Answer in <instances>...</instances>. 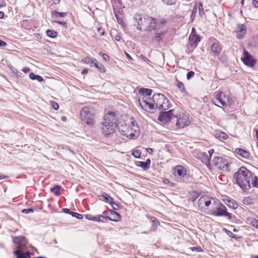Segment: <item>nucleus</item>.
<instances>
[{"label":"nucleus","instance_id":"nucleus-27","mask_svg":"<svg viewBox=\"0 0 258 258\" xmlns=\"http://www.w3.org/2000/svg\"><path fill=\"white\" fill-rule=\"evenodd\" d=\"M176 85L177 87V88L180 90L181 92L187 94L183 84L179 81L177 79H176Z\"/></svg>","mask_w":258,"mask_h":258},{"label":"nucleus","instance_id":"nucleus-61","mask_svg":"<svg viewBox=\"0 0 258 258\" xmlns=\"http://www.w3.org/2000/svg\"><path fill=\"white\" fill-rule=\"evenodd\" d=\"M126 56L129 58V59H132V57H131V56L127 53H126Z\"/></svg>","mask_w":258,"mask_h":258},{"label":"nucleus","instance_id":"nucleus-21","mask_svg":"<svg viewBox=\"0 0 258 258\" xmlns=\"http://www.w3.org/2000/svg\"><path fill=\"white\" fill-rule=\"evenodd\" d=\"M139 91L143 95L142 98V101H143L144 99L147 100L148 99L147 97L151 95L152 90L150 89L141 88L139 90Z\"/></svg>","mask_w":258,"mask_h":258},{"label":"nucleus","instance_id":"nucleus-13","mask_svg":"<svg viewBox=\"0 0 258 258\" xmlns=\"http://www.w3.org/2000/svg\"><path fill=\"white\" fill-rule=\"evenodd\" d=\"M215 207H213L211 212L213 214L216 216H226L229 218L231 217L230 214L227 212V209L225 206L216 204Z\"/></svg>","mask_w":258,"mask_h":258},{"label":"nucleus","instance_id":"nucleus-6","mask_svg":"<svg viewBox=\"0 0 258 258\" xmlns=\"http://www.w3.org/2000/svg\"><path fill=\"white\" fill-rule=\"evenodd\" d=\"M13 242L17 245L18 250L14 251L17 258H30V253L29 252H22V250L25 247L27 242L23 236L15 237Z\"/></svg>","mask_w":258,"mask_h":258},{"label":"nucleus","instance_id":"nucleus-4","mask_svg":"<svg viewBox=\"0 0 258 258\" xmlns=\"http://www.w3.org/2000/svg\"><path fill=\"white\" fill-rule=\"evenodd\" d=\"M116 114L114 112L108 111L105 115L102 126V132L105 135H109L115 132L118 126L116 123Z\"/></svg>","mask_w":258,"mask_h":258},{"label":"nucleus","instance_id":"nucleus-25","mask_svg":"<svg viewBox=\"0 0 258 258\" xmlns=\"http://www.w3.org/2000/svg\"><path fill=\"white\" fill-rule=\"evenodd\" d=\"M97 221L98 222H107V220H109L110 221H116V220H113L109 217H105L101 215H97Z\"/></svg>","mask_w":258,"mask_h":258},{"label":"nucleus","instance_id":"nucleus-33","mask_svg":"<svg viewBox=\"0 0 258 258\" xmlns=\"http://www.w3.org/2000/svg\"><path fill=\"white\" fill-rule=\"evenodd\" d=\"M86 218L89 220H91L93 221H97V215L95 216H93L91 215L87 214L86 215Z\"/></svg>","mask_w":258,"mask_h":258},{"label":"nucleus","instance_id":"nucleus-63","mask_svg":"<svg viewBox=\"0 0 258 258\" xmlns=\"http://www.w3.org/2000/svg\"><path fill=\"white\" fill-rule=\"evenodd\" d=\"M202 7H203V6H202V5H200V7H199V10H200V11H201V9H202Z\"/></svg>","mask_w":258,"mask_h":258},{"label":"nucleus","instance_id":"nucleus-23","mask_svg":"<svg viewBox=\"0 0 258 258\" xmlns=\"http://www.w3.org/2000/svg\"><path fill=\"white\" fill-rule=\"evenodd\" d=\"M102 197L104 198V201H105L106 202L109 203L112 206H113V204H115L117 207H118L117 205L115 204L114 200L106 193L103 192L102 194Z\"/></svg>","mask_w":258,"mask_h":258},{"label":"nucleus","instance_id":"nucleus-30","mask_svg":"<svg viewBox=\"0 0 258 258\" xmlns=\"http://www.w3.org/2000/svg\"><path fill=\"white\" fill-rule=\"evenodd\" d=\"M61 187L60 185H55L51 188V191L54 193L56 196L60 195V189Z\"/></svg>","mask_w":258,"mask_h":258},{"label":"nucleus","instance_id":"nucleus-35","mask_svg":"<svg viewBox=\"0 0 258 258\" xmlns=\"http://www.w3.org/2000/svg\"><path fill=\"white\" fill-rule=\"evenodd\" d=\"M71 215L73 217L77 218V219H82L83 218V216L82 215L78 213L74 212H72V213H71Z\"/></svg>","mask_w":258,"mask_h":258},{"label":"nucleus","instance_id":"nucleus-49","mask_svg":"<svg viewBox=\"0 0 258 258\" xmlns=\"http://www.w3.org/2000/svg\"><path fill=\"white\" fill-rule=\"evenodd\" d=\"M30 71V69L28 67H25L22 69V71L25 73H27Z\"/></svg>","mask_w":258,"mask_h":258},{"label":"nucleus","instance_id":"nucleus-14","mask_svg":"<svg viewBox=\"0 0 258 258\" xmlns=\"http://www.w3.org/2000/svg\"><path fill=\"white\" fill-rule=\"evenodd\" d=\"M243 62L247 66L253 67L256 63L255 59L246 50L243 52V56L241 57Z\"/></svg>","mask_w":258,"mask_h":258},{"label":"nucleus","instance_id":"nucleus-7","mask_svg":"<svg viewBox=\"0 0 258 258\" xmlns=\"http://www.w3.org/2000/svg\"><path fill=\"white\" fill-rule=\"evenodd\" d=\"M95 112L92 107H85L80 112L81 119L86 124L90 125L95 122Z\"/></svg>","mask_w":258,"mask_h":258},{"label":"nucleus","instance_id":"nucleus-38","mask_svg":"<svg viewBox=\"0 0 258 258\" xmlns=\"http://www.w3.org/2000/svg\"><path fill=\"white\" fill-rule=\"evenodd\" d=\"M251 225L258 229V220L256 219H252L250 221Z\"/></svg>","mask_w":258,"mask_h":258},{"label":"nucleus","instance_id":"nucleus-43","mask_svg":"<svg viewBox=\"0 0 258 258\" xmlns=\"http://www.w3.org/2000/svg\"><path fill=\"white\" fill-rule=\"evenodd\" d=\"M51 106L55 110H57L59 108L58 104L54 102H51Z\"/></svg>","mask_w":258,"mask_h":258},{"label":"nucleus","instance_id":"nucleus-52","mask_svg":"<svg viewBox=\"0 0 258 258\" xmlns=\"http://www.w3.org/2000/svg\"><path fill=\"white\" fill-rule=\"evenodd\" d=\"M63 211L64 213L70 214V215H71V213H72V211H70V210L67 208L63 209Z\"/></svg>","mask_w":258,"mask_h":258},{"label":"nucleus","instance_id":"nucleus-48","mask_svg":"<svg viewBox=\"0 0 258 258\" xmlns=\"http://www.w3.org/2000/svg\"><path fill=\"white\" fill-rule=\"evenodd\" d=\"M54 23L62 25L64 26H66L67 25V23L64 22H61L59 21H54Z\"/></svg>","mask_w":258,"mask_h":258},{"label":"nucleus","instance_id":"nucleus-42","mask_svg":"<svg viewBox=\"0 0 258 258\" xmlns=\"http://www.w3.org/2000/svg\"><path fill=\"white\" fill-rule=\"evenodd\" d=\"M22 212L24 214H28L30 213L34 212V210L33 209H23L22 210Z\"/></svg>","mask_w":258,"mask_h":258},{"label":"nucleus","instance_id":"nucleus-5","mask_svg":"<svg viewBox=\"0 0 258 258\" xmlns=\"http://www.w3.org/2000/svg\"><path fill=\"white\" fill-rule=\"evenodd\" d=\"M214 99L212 102L218 107H230L233 104L232 98L225 92L216 91L214 93Z\"/></svg>","mask_w":258,"mask_h":258},{"label":"nucleus","instance_id":"nucleus-51","mask_svg":"<svg viewBox=\"0 0 258 258\" xmlns=\"http://www.w3.org/2000/svg\"><path fill=\"white\" fill-rule=\"evenodd\" d=\"M6 45V42L0 39V46H5Z\"/></svg>","mask_w":258,"mask_h":258},{"label":"nucleus","instance_id":"nucleus-34","mask_svg":"<svg viewBox=\"0 0 258 258\" xmlns=\"http://www.w3.org/2000/svg\"><path fill=\"white\" fill-rule=\"evenodd\" d=\"M177 0H162V1L167 5H173L175 4Z\"/></svg>","mask_w":258,"mask_h":258},{"label":"nucleus","instance_id":"nucleus-50","mask_svg":"<svg viewBox=\"0 0 258 258\" xmlns=\"http://www.w3.org/2000/svg\"><path fill=\"white\" fill-rule=\"evenodd\" d=\"M252 4L256 8H258V0H252Z\"/></svg>","mask_w":258,"mask_h":258},{"label":"nucleus","instance_id":"nucleus-19","mask_svg":"<svg viewBox=\"0 0 258 258\" xmlns=\"http://www.w3.org/2000/svg\"><path fill=\"white\" fill-rule=\"evenodd\" d=\"M246 32V27L243 24L237 26V37L238 39H242Z\"/></svg>","mask_w":258,"mask_h":258},{"label":"nucleus","instance_id":"nucleus-32","mask_svg":"<svg viewBox=\"0 0 258 258\" xmlns=\"http://www.w3.org/2000/svg\"><path fill=\"white\" fill-rule=\"evenodd\" d=\"M136 165L138 166L141 167H142V168H143L144 169H145V170L147 169H149V167H147V165L146 164V163H145V162L138 161L136 163Z\"/></svg>","mask_w":258,"mask_h":258},{"label":"nucleus","instance_id":"nucleus-17","mask_svg":"<svg viewBox=\"0 0 258 258\" xmlns=\"http://www.w3.org/2000/svg\"><path fill=\"white\" fill-rule=\"evenodd\" d=\"M173 174L177 178H184L186 175V170L182 166H176L174 169Z\"/></svg>","mask_w":258,"mask_h":258},{"label":"nucleus","instance_id":"nucleus-22","mask_svg":"<svg viewBox=\"0 0 258 258\" xmlns=\"http://www.w3.org/2000/svg\"><path fill=\"white\" fill-rule=\"evenodd\" d=\"M211 50L216 54H219L221 50L219 43L215 42L211 46Z\"/></svg>","mask_w":258,"mask_h":258},{"label":"nucleus","instance_id":"nucleus-62","mask_svg":"<svg viewBox=\"0 0 258 258\" xmlns=\"http://www.w3.org/2000/svg\"><path fill=\"white\" fill-rule=\"evenodd\" d=\"M256 138H257V139L258 140V130L256 131Z\"/></svg>","mask_w":258,"mask_h":258},{"label":"nucleus","instance_id":"nucleus-1","mask_svg":"<svg viewBox=\"0 0 258 258\" xmlns=\"http://www.w3.org/2000/svg\"><path fill=\"white\" fill-rule=\"evenodd\" d=\"M236 183L243 190H247L251 186L258 188V178L244 167H240L234 173Z\"/></svg>","mask_w":258,"mask_h":258},{"label":"nucleus","instance_id":"nucleus-64","mask_svg":"<svg viewBox=\"0 0 258 258\" xmlns=\"http://www.w3.org/2000/svg\"><path fill=\"white\" fill-rule=\"evenodd\" d=\"M34 258H46L45 257H43V256H39V257H34Z\"/></svg>","mask_w":258,"mask_h":258},{"label":"nucleus","instance_id":"nucleus-37","mask_svg":"<svg viewBox=\"0 0 258 258\" xmlns=\"http://www.w3.org/2000/svg\"><path fill=\"white\" fill-rule=\"evenodd\" d=\"M132 155L136 158H140L141 155V152L139 150H135L133 152Z\"/></svg>","mask_w":258,"mask_h":258},{"label":"nucleus","instance_id":"nucleus-47","mask_svg":"<svg viewBox=\"0 0 258 258\" xmlns=\"http://www.w3.org/2000/svg\"><path fill=\"white\" fill-rule=\"evenodd\" d=\"M160 33H157L156 34V36L155 37V39L156 41H158L160 40Z\"/></svg>","mask_w":258,"mask_h":258},{"label":"nucleus","instance_id":"nucleus-44","mask_svg":"<svg viewBox=\"0 0 258 258\" xmlns=\"http://www.w3.org/2000/svg\"><path fill=\"white\" fill-rule=\"evenodd\" d=\"M102 57H103V59L105 61H107L109 59V56L107 54H105V53L102 54Z\"/></svg>","mask_w":258,"mask_h":258},{"label":"nucleus","instance_id":"nucleus-2","mask_svg":"<svg viewBox=\"0 0 258 258\" xmlns=\"http://www.w3.org/2000/svg\"><path fill=\"white\" fill-rule=\"evenodd\" d=\"M139 101L142 108L146 111L157 108L166 110L169 108V100L161 94H154L152 98L144 99L143 101L139 99Z\"/></svg>","mask_w":258,"mask_h":258},{"label":"nucleus","instance_id":"nucleus-59","mask_svg":"<svg viewBox=\"0 0 258 258\" xmlns=\"http://www.w3.org/2000/svg\"><path fill=\"white\" fill-rule=\"evenodd\" d=\"M148 152L149 153H151V152H153V150H152V149H151V148H148Z\"/></svg>","mask_w":258,"mask_h":258},{"label":"nucleus","instance_id":"nucleus-24","mask_svg":"<svg viewBox=\"0 0 258 258\" xmlns=\"http://www.w3.org/2000/svg\"><path fill=\"white\" fill-rule=\"evenodd\" d=\"M96 59L90 57H86L82 59V61L85 63L89 64L90 67H93Z\"/></svg>","mask_w":258,"mask_h":258},{"label":"nucleus","instance_id":"nucleus-29","mask_svg":"<svg viewBox=\"0 0 258 258\" xmlns=\"http://www.w3.org/2000/svg\"><path fill=\"white\" fill-rule=\"evenodd\" d=\"M216 137L220 140H225L228 138L227 135L223 132H217Z\"/></svg>","mask_w":258,"mask_h":258},{"label":"nucleus","instance_id":"nucleus-26","mask_svg":"<svg viewBox=\"0 0 258 258\" xmlns=\"http://www.w3.org/2000/svg\"><path fill=\"white\" fill-rule=\"evenodd\" d=\"M93 67H95L101 73H104L106 71V69L103 65L97 61L96 59L95 62H94L93 64Z\"/></svg>","mask_w":258,"mask_h":258},{"label":"nucleus","instance_id":"nucleus-20","mask_svg":"<svg viewBox=\"0 0 258 258\" xmlns=\"http://www.w3.org/2000/svg\"><path fill=\"white\" fill-rule=\"evenodd\" d=\"M235 152L242 157L248 159L249 157V153L247 151L242 149L237 148L235 149Z\"/></svg>","mask_w":258,"mask_h":258},{"label":"nucleus","instance_id":"nucleus-11","mask_svg":"<svg viewBox=\"0 0 258 258\" xmlns=\"http://www.w3.org/2000/svg\"><path fill=\"white\" fill-rule=\"evenodd\" d=\"M150 19L148 30H159L166 23L165 20L162 18L155 19L150 17Z\"/></svg>","mask_w":258,"mask_h":258},{"label":"nucleus","instance_id":"nucleus-31","mask_svg":"<svg viewBox=\"0 0 258 258\" xmlns=\"http://www.w3.org/2000/svg\"><path fill=\"white\" fill-rule=\"evenodd\" d=\"M47 35L52 38H54L57 37V33L53 30H48L46 31Z\"/></svg>","mask_w":258,"mask_h":258},{"label":"nucleus","instance_id":"nucleus-56","mask_svg":"<svg viewBox=\"0 0 258 258\" xmlns=\"http://www.w3.org/2000/svg\"><path fill=\"white\" fill-rule=\"evenodd\" d=\"M115 40H116V41H119V40H120V36H118V35L116 36H115Z\"/></svg>","mask_w":258,"mask_h":258},{"label":"nucleus","instance_id":"nucleus-54","mask_svg":"<svg viewBox=\"0 0 258 258\" xmlns=\"http://www.w3.org/2000/svg\"><path fill=\"white\" fill-rule=\"evenodd\" d=\"M145 163H146V164H147V167H149V168L150 167V163H151V161L150 159H147L146 162H145Z\"/></svg>","mask_w":258,"mask_h":258},{"label":"nucleus","instance_id":"nucleus-55","mask_svg":"<svg viewBox=\"0 0 258 258\" xmlns=\"http://www.w3.org/2000/svg\"><path fill=\"white\" fill-rule=\"evenodd\" d=\"M87 73H88V70L87 69H84L82 72V74H84V75H85Z\"/></svg>","mask_w":258,"mask_h":258},{"label":"nucleus","instance_id":"nucleus-18","mask_svg":"<svg viewBox=\"0 0 258 258\" xmlns=\"http://www.w3.org/2000/svg\"><path fill=\"white\" fill-rule=\"evenodd\" d=\"M214 153L213 149H210L208 153L204 152L201 156V161L207 165L210 164V158Z\"/></svg>","mask_w":258,"mask_h":258},{"label":"nucleus","instance_id":"nucleus-46","mask_svg":"<svg viewBox=\"0 0 258 258\" xmlns=\"http://www.w3.org/2000/svg\"><path fill=\"white\" fill-rule=\"evenodd\" d=\"M141 58L143 60H144V61H146V62H150L149 60L146 58L144 55H143V54L141 55L140 56Z\"/></svg>","mask_w":258,"mask_h":258},{"label":"nucleus","instance_id":"nucleus-12","mask_svg":"<svg viewBox=\"0 0 258 258\" xmlns=\"http://www.w3.org/2000/svg\"><path fill=\"white\" fill-rule=\"evenodd\" d=\"M213 165L223 171L228 170V162L227 160L223 157H216L213 161Z\"/></svg>","mask_w":258,"mask_h":258},{"label":"nucleus","instance_id":"nucleus-58","mask_svg":"<svg viewBox=\"0 0 258 258\" xmlns=\"http://www.w3.org/2000/svg\"><path fill=\"white\" fill-rule=\"evenodd\" d=\"M247 202H248V199H246V198H245V199H243V203L244 204H246V203H247Z\"/></svg>","mask_w":258,"mask_h":258},{"label":"nucleus","instance_id":"nucleus-16","mask_svg":"<svg viewBox=\"0 0 258 258\" xmlns=\"http://www.w3.org/2000/svg\"><path fill=\"white\" fill-rule=\"evenodd\" d=\"M200 40V37L196 34L195 29L192 28L189 36V41L190 45L192 46L196 47Z\"/></svg>","mask_w":258,"mask_h":258},{"label":"nucleus","instance_id":"nucleus-10","mask_svg":"<svg viewBox=\"0 0 258 258\" xmlns=\"http://www.w3.org/2000/svg\"><path fill=\"white\" fill-rule=\"evenodd\" d=\"M177 118L176 126L178 128H183L188 125L190 122L188 115L184 113H180L178 116H175Z\"/></svg>","mask_w":258,"mask_h":258},{"label":"nucleus","instance_id":"nucleus-39","mask_svg":"<svg viewBox=\"0 0 258 258\" xmlns=\"http://www.w3.org/2000/svg\"><path fill=\"white\" fill-rule=\"evenodd\" d=\"M195 75V73L193 71H190L187 73L186 75V78L187 80H189L192 78Z\"/></svg>","mask_w":258,"mask_h":258},{"label":"nucleus","instance_id":"nucleus-45","mask_svg":"<svg viewBox=\"0 0 258 258\" xmlns=\"http://www.w3.org/2000/svg\"><path fill=\"white\" fill-rule=\"evenodd\" d=\"M151 220L152 221V222L155 224V225H157V224H159V222L157 220V219L156 218H155V217H152L151 218Z\"/></svg>","mask_w":258,"mask_h":258},{"label":"nucleus","instance_id":"nucleus-36","mask_svg":"<svg viewBox=\"0 0 258 258\" xmlns=\"http://www.w3.org/2000/svg\"><path fill=\"white\" fill-rule=\"evenodd\" d=\"M111 214L115 215V216L114 217V218L116 219H115L116 220V221H117L121 219V216L118 213H117L114 211H111Z\"/></svg>","mask_w":258,"mask_h":258},{"label":"nucleus","instance_id":"nucleus-53","mask_svg":"<svg viewBox=\"0 0 258 258\" xmlns=\"http://www.w3.org/2000/svg\"><path fill=\"white\" fill-rule=\"evenodd\" d=\"M8 177V176L7 175H5L4 174H0V179H7Z\"/></svg>","mask_w":258,"mask_h":258},{"label":"nucleus","instance_id":"nucleus-15","mask_svg":"<svg viewBox=\"0 0 258 258\" xmlns=\"http://www.w3.org/2000/svg\"><path fill=\"white\" fill-rule=\"evenodd\" d=\"M173 110H170L168 111H164L161 112L158 116V119L163 122L164 123H167L172 118H175L173 114Z\"/></svg>","mask_w":258,"mask_h":258},{"label":"nucleus","instance_id":"nucleus-60","mask_svg":"<svg viewBox=\"0 0 258 258\" xmlns=\"http://www.w3.org/2000/svg\"><path fill=\"white\" fill-rule=\"evenodd\" d=\"M61 119H62V120H63V121H66V120H67V118H66V117H65V116H62V117H61Z\"/></svg>","mask_w":258,"mask_h":258},{"label":"nucleus","instance_id":"nucleus-8","mask_svg":"<svg viewBox=\"0 0 258 258\" xmlns=\"http://www.w3.org/2000/svg\"><path fill=\"white\" fill-rule=\"evenodd\" d=\"M134 19L137 23V29L139 30H146L149 28V24L151 20L150 16H143L140 14H136Z\"/></svg>","mask_w":258,"mask_h":258},{"label":"nucleus","instance_id":"nucleus-3","mask_svg":"<svg viewBox=\"0 0 258 258\" xmlns=\"http://www.w3.org/2000/svg\"><path fill=\"white\" fill-rule=\"evenodd\" d=\"M121 135L130 139L137 138L139 135V127L135 120H130L127 122H120L117 126Z\"/></svg>","mask_w":258,"mask_h":258},{"label":"nucleus","instance_id":"nucleus-41","mask_svg":"<svg viewBox=\"0 0 258 258\" xmlns=\"http://www.w3.org/2000/svg\"><path fill=\"white\" fill-rule=\"evenodd\" d=\"M224 230H225V232L227 234V235L228 236H229L230 237H232V238L235 237V234H234L232 232H231L230 231H229L226 229H224Z\"/></svg>","mask_w":258,"mask_h":258},{"label":"nucleus","instance_id":"nucleus-40","mask_svg":"<svg viewBox=\"0 0 258 258\" xmlns=\"http://www.w3.org/2000/svg\"><path fill=\"white\" fill-rule=\"evenodd\" d=\"M66 15V13H61L56 12L55 13V16L56 17H63Z\"/></svg>","mask_w":258,"mask_h":258},{"label":"nucleus","instance_id":"nucleus-57","mask_svg":"<svg viewBox=\"0 0 258 258\" xmlns=\"http://www.w3.org/2000/svg\"><path fill=\"white\" fill-rule=\"evenodd\" d=\"M4 16V13L3 12H0V18H3Z\"/></svg>","mask_w":258,"mask_h":258},{"label":"nucleus","instance_id":"nucleus-9","mask_svg":"<svg viewBox=\"0 0 258 258\" xmlns=\"http://www.w3.org/2000/svg\"><path fill=\"white\" fill-rule=\"evenodd\" d=\"M216 204L219 205V200L208 196L202 197L199 200L198 202L199 207L201 210L208 208L211 205L213 206L215 205Z\"/></svg>","mask_w":258,"mask_h":258},{"label":"nucleus","instance_id":"nucleus-28","mask_svg":"<svg viewBox=\"0 0 258 258\" xmlns=\"http://www.w3.org/2000/svg\"><path fill=\"white\" fill-rule=\"evenodd\" d=\"M29 78L32 80H36L39 82H42L43 81V79L41 76L35 75L33 73H31L29 74Z\"/></svg>","mask_w":258,"mask_h":258}]
</instances>
